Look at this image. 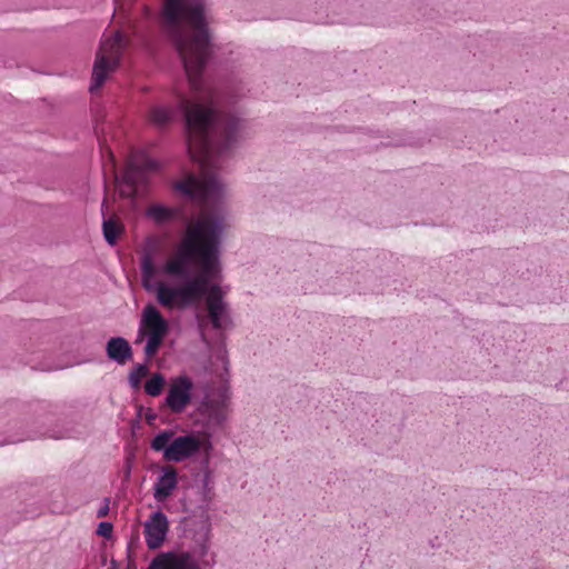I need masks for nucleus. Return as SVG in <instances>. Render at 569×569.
I'll list each match as a JSON object with an SVG mask.
<instances>
[{"mask_svg": "<svg viewBox=\"0 0 569 569\" xmlns=\"http://www.w3.org/2000/svg\"><path fill=\"white\" fill-rule=\"evenodd\" d=\"M149 117H150V120L152 121V123L161 127V126L169 123L172 120L173 112L163 107H153L150 110Z\"/></svg>", "mask_w": 569, "mask_h": 569, "instance_id": "obj_16", "label": "nucleus"}, {"mask_svg": "<svg viewBox=\"0 0 569 569\" xmlns=\"http://www.w3.org/2000/svg\"><path fill=\"white\" fill-rule=\"evenodd\" d=\"M169 532V520L162 511L150 515L143 525V533L147 547L151 550L162 547Z\"/></svg>", "mask_w": 569, "mask_h": 569, "instance_id": "obj_8", "label": "nucleus"}, {"mask_svg": "<svg viewBox=\"0 0 569 569\" xmlns=\"http://www.w3.org/2000/svg\"><path fill=\"white\" fill-rule=\"evenodd\" d=\"M169 333V322L153 305H147L141 313L136 343L147 340L144 353L153 357Z\"/></svg>", "mask_w": 569, "mask_h": 569, "instance_id": "obj_5", "label": "nucleus"}, {"mask_svg": "<svg viewBox=\"0 0 569 569\" xmlns=\"http://www.w3.org/2000/svg\"><path fill=\"white\" fill-rule=\"evenodd\" d=\"M177 208L167 207L161 203L150 204L146 210V217L156 224H164L173 220L178 216Z\"/></svg>", "mask_w": 569, "mask_h": 569, "instance_id": "obj_14", "label": "nucleus"}, {"mask_svg": "<svg viewBox=\"0 0 569 569\" xmlns=\"http://www.w3.org/2000/svg\"><path fill=\"white\" fill-rule=\"evenodd\" d=\"M221 220L202 212L188 224L174 250L156 263L150 253L141 258V283L154 293L157 301L169 310H184L207 301L209 318L216 329L223 326L227 305L218 284L221 272L219 259Z\"/></svg>", "mask_w": 569, "mask_h": 569, "instance_id": "obj_2", "label": "nucleus"}, {"mask_svg": "<svg viewBox=\"0 0 569 569\" xmlns=\"http://www.w3.org/2000/svg\"><path fill=\"white\" fill-rule=\"evenodd\" d=\"M178 485V475L173 467L168 466L162 469V475L154 485L153 498L158 502L166 501L174 491Z\"/></svg>", "mask_w": 569, "mask_h": 569, "instance_id": "obj_11", "label": "nucleus"}, {"mask_svg": "<svg viewBox=\"0 0 569 569\" xmlns=\"http://www.w3.org/2000/svg\"><path fill=\"white\" fill-rule=\"evenodd\" d=\"M113 532V525L111 522H100L97 528V535L110 539Z\"/></svg>", "mask_w": 569, "mask_h": 569, "instance_id": "obj_19", "label": "nucleus"}, {"mask_svg": "<svg viewBox=\"0 0 569 569\" xmlns=\"http://www.w3.org/2000/svg\"><path fill=\"white\" fill-rule=\"evenodd\" d=\"M230 396L227 390L209 395L202 402V412L214 423L223 422L228 417Z\"/></svg>", "mask_w": 569, "mask_h": 569, "instance_id": "obj_10", "label": "nucleus"}, {"mask_svg": "<svg viewBox=\"0 0 569 569\" xmlns=\"http://www.w3.org/2000/svg\"><path fill=\"white\" fill-rule=\"evenodd\" d=\"M193 382L186 376L174 377L169 382L166 405L174 413H181L186 410L192 398Z\"/></svg>", "mask_w": 569, "mask_h": 569, "instance_id": "obj_7", "label": "nucleus"}, {"mask_svg": "<svg viewBox=\"0 0 569 569\" xmlns=\"http://www.w3.org/2000/svg\"><path fill=\"white\" fill-rule=\"evenodd\" d=\"M207 0H162L159 23L174 43L189 80L191 97L181 96L179 106L184 113L188 151L199 162L200 178L193 174L178 181L174 188L199 202H216L224 192L217 176L216 149L211 132L216 121L212 93L202 89L200 74L210 52Z\"/></svg>", "mask_w": 569, "mask_h": 569, "instance_id": "obj_1", "label": "nucleus"}, {"mask_svg": "<svg viewBox=\"0 0 569 569\" xmlns=\"http://www.w3.org/2000/svg\"><path fill=\"white\" fill-rule=\"evenodd\" d=\"M147 569H201L187 551H168L158 553Z\"/></svg>", "mask_w": 569, "mask_h": 569, "instance_id": "obj_9", "label": "nucleus"}, {"mask_svg": "<svg viewBox=\"0 0 569 569\" xmlns=\"http://www.w3.org/2000/svg\"><path fill=\"white\" fill-rule=\"evenodd\" d=\"M107 355L119 365H123L131 358L132 349L124 338L116 337L108 341Z\"/></svg>", "mask_w": 569, "mask_h": 569, "instance_id": "obj_13", "label": "nucleus"}, {"mask_svg": "<svg viewBox=\"0 0 569 569\" xmlns=\"http://www.w3.org/2000/svg\"><path fill=\"white\" fill-rule=\"evenodd\" d=\"M159 167L160 164L158 161L143 154L131 159L122 180L118 182L120 193L124 197L134 196L136 184L144 180V174L147 172L157 171Z\"/></svg>", "mask_w": 569, "mask_h": 569, "instance_id": "obj_6", "label": "nucleus"}, {"mask_svg": "<svg viewBox=\"0 0 569 569\" xmlns=\"http://www.w3.org/2000/svg\"><path fill=\"white\" fill-rule=\"evenodd\" d=\"M202 445V437L196 432L176 436L171 430L161 431L151 441V448L162 452L163 459L170 462H182L193 458Z\"/></svg>", "mask_w": 569, "mask_h": 569, "instance_id": "obj_4", "label": "nucleus"}, {"mask_svg": "<svg viewBox=\"0 0 569 569\" xmlns=\"http://www.w3.org/2000/svg\"><path fill=\"white\" fill-rule=\"evenodd\" d=\"M123 230V224L116 218H108L102 222L103 237L110 246L116 244L118 237Z\"/></svg>", "mask_w": 569, "mask_h": 569, "instance_id": "obj_15", "label": "nucleus"}, {"mask_svg": "<svg viewBox=\"0 0 569 569\" xmlns=\"http://www.w3.org/2000/svg\"><path fill=\"white\" fill-rule=\"evenodd\" d=\"M123 48V37L119 31L104 36L101 40L92 67L89 91L98 92L109 77L118 69Z\"/></svg>", "mask_w": 569, "mask_h": 569, "instance_id": "obj_3", "label": "nucleus"}, {"mask_svg": "<svg viewBox=\"0 0 569 569\" xmlns=\"http://www.w3.org/2000/svg\"><path fill=\"white\" fill-rule=\"evenodd\" d=\"M110 500L108 498L104 499L103 505L98 509L97 517L103 518L109 513L110 510Z\"/></svg>", "mask_w": 569, "mask_h": 569, "instance_id": "obj_20", "label": "nucleus"}, {"mask_svg": "<svg viewBox=\"0 0 569 569\" xmlns=\"http://www.w3.org/2000/svg\"><path fill=\"white\" fill-rule=\"evenodd\" d=\"M246 130L247 124L244 120L234 116L228 117L223 123L224 142L223 146L217 149V152H221L223 149L231 147L232 143L244 136Z\"/></svg>", "mask_w": 569, "mask_h": 569, "instance_id": "obj_12", "label": "nucleus"}, {"mask_svg": "<svg viewBox=\"0 0 569 569\" xmlns=\"http://www.w3.org/2000/svg\"><path fill=\"white\" fill-rule=\"evenodd\" d=\"M166 380L161 373H154L152 377L146 382L144 391L147 395L151 397L159 396L164 387Z\"/></svg>", "mask_w": 569, "mask_h": 569, "instance_id": "obj_17", "label": "nucleus"}, {"mask_svg": "<svg viewBox=\"0 0 569 569\" xmlns=\"http://www.w3.org/2000/svg\"><path fill=\"white\" fill-rule=\"evenodd\" d=\"M148 375L146 365H138L129 375V382L133 388H139L141 379Z\"/></svg>", "mask_w": 569, "mask_h": 569, "instance_id": "obj_18", "label": "nucleus"}]
</instances>
